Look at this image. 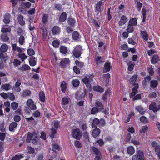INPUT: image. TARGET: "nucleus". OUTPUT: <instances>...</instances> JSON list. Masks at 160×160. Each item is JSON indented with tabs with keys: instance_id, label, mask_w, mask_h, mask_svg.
<instances>
[{
	"instance_id": "nucleus-1",
	"label": "nucleus",
	"mask_w": 160,
	"mask_h": 160,
	"mask_svg": "<svg viewBox=\"0 0 160 160\" xmlns=\"http://www.w3.org/2000/svg\"><path fill=\"white\" fill-rule=\"evenodd\" d=\"M138 88V84H134V87L132 89V92L130 93L129 96L130 98L133 97V100L140 99L141 98V94H138L136 95L137 92V89Z\"/></svg>"
},
{
	"instance_id": "nucleus-2",
	"label": "nucleus",
	"mask_w": 160,
	"mask_h": 160,
	"mask_svg": "<svg viewBox=\"0 0 160 160\" xmlns=\"http://www.w3.org/2000/svg\"><path fill=\"white\" fill-rule=\"evenodd\" d=\"M92 78V77L91 75H86L82 79V82L86 85L87 88L90 90L91 89V83Z\"/></svg>"
},
{
	"instance_id": "nucleus-3",
	"label": "nucleus",
	"mask_w": 160,
	"mask_h": 160,
	"mask_svg": "<svg viewBox=\"0 0 160 160\" xmlns=\"http://www.w3.org/2000/svg\"><path fill=\"white\" fill-rule=\"evenodd\" d=\"M21 7L19 8L21 12L23 14L26 13V9L28 8L31 6V4L29 2L26 3L23 2L21 4Z\"/></svg>"
},
{
	"instance_id": "nucleus-4",
	"label": "nucleus",
	"mask_w": 160,
	"mask_h": 160,
	"mask_svg": "<svg viewBox=\"0 0 160 160\" xmlns=\"http://www.w3.org/2000/svg\"><path fill=\"white\" fill-rule=\"evenodd\" d=\"M132 160H144V157L142 152L139 151L137 154L132 156Z\"/></svg>"
},
{
	"instance_id": "nucleus-5",
	"label": "nucleus",
	"mask_w": 160,
	"mask_h": 160,
	"mask_svg": "<svg viewBox=\"0 0 160 160\" xmlns=\"http://www.w3.org/2000/svg\"><path fill=\"white\" fill-rule=\"evenodd\" d=\"M72 134V137L77 140L80 139L82 135V133L78 129H74Z\"/></svg>"
},
{
	"instance_id": "nucleus-6",
	"label": "nucleus",
	"mask_w": 160,
	"mask_h": 160,
	"mask_svg": "<svg viewBox=\"0 0 160 160\" xmlns=\"http://www.w3.org/2000/svg\"><path fill=\"white\" fill-rule=\"evenodd\" d=\"M82 50V47L80 46H76L74 49L73 52V55L75 57L78 58L79 57L81 54V52Z\"/></svg>"
},
{
	"instance_id": "nucleus-7",
	"label": "nucleus",
	"mask_w": 160,
	"mask_h": 160,
	"mask_svg": "<svg viewBox=\"0 0 160 160\" xmlns=\"http://www.w3.org/2000/svg\"><path fill=\"white\" fill-rule=\"evenodd\" d=\"M27 105L31 110H35L36 109L35 103L31 99H28L27 102Z\"/></svg>"
},
{
	"instance_id": "nucleus-8",
	"label": "nucleus",
	"mask_w": 160,
	"mask_h": 160,
	"mask_svg": "<svg viewBox=\"0 0 160 160\" xmlns=\"http://www.w3.org/2000/svg\"><path fill=\"white\" fill-rule=\"evenodd\" d=\"M70 101V98L68 97H65L62 98V99L61 105L62 107L65 109L68 108L67 107H65V105L68 104L69 102Z\"/></svg>"
},
{
	"instance_id": "nucleus-9",
	"label": "nucleus",
	"mask_w": 160,
	"mask_h": 160,
	"mask_svg": "<svg viewBox=\"0 0 160 160\" xmlns=\"http://www.w3.org/2000/svg\"><path fill=\"white\" fill-rule=\"evenodd\" d=\"M36 137L35 133H31L30 132L28 133L27 135H25L23 137V139L25 140L27 142L29 143L30 142L31 139L33 137Z\"/></svg>"
},
{
	"instance_id": "nucleus-10",
	"label": "nucleus",
	"mask_w": 160,
	"mask_h": 160,
	"mask_svg": "<svg viewBox=\"0 0 160 160\" xmlns=\"http://www.w3.org/2000/svg\"><path fill=\"white\" fill-rule=\"evenodd\" d=\"M70 62V60L68 58H65L61 60L60 65L63 67L68 66Z\"/></svg>"
},
{
	"instance_id": "nucleus-11",
	"label": "nucleus",
	"mask_w": 160,
	"mask_h": 160,
	"mask_svg": "<svg viewBox=\"0 0 160 160\" xmlns=\"http://www.w3.org/2000/svg\"><path fill=\"white\" fill-rule=\"evenodd\" d=\"M149 109L152 110L154 112H155L160 109V106L157 107L156 106V103L154 102H152L150 104L149 107Z\"/></svg>"
},
{
	"instance_id": "nucleus-12",
	"label": "nucleus",
	"mask_w": 160,
	"mask_h": 160,
	"mask_svg": "<svg viewBox=\"0 0 160 160\" xmlns=\"http://www.w3.org/2000/svg\"><path fill=\"white\" fill-rule=\"evenodd\" d=\"M131 135L130 133L128 134L127 136L124 135L123 136L122 138V142L123 144H125L130 141Z\"/></svg>"
},
{
	"instance_id": "nucleus-13",
	"label": "nucleus",
	"mask_w": 160,
	"mask_h": 160,
	"mask_svg": "<svg viewBox=\"0 0 160 160\" xmlns=\"http://www.w3.org/2000/svg\"><path fill=\"white\" fill-rule=\"evenodd\" d=\"M52 34L54 35H58L60 34V29L58 26H55L53 27L52 30Z\"/></svg>"
},
{
	"instance_id": "nucleus-14",
	"label": "nucleus",
	"mask_w": 160,
	"mask_h": 160,
	"mask_svg": "<svg viewBox=\"0 0 160 160\" xmlns=\"http://www.w3.org/2000/svg\"><path fill=\"white\" fill-rule=\"evenodd\" d=\"M110 77V75L109 73H107L103 75L102 80L103 82L106 84H107L109 81Z\"/></svg>"
},
{
	"instance_id": "nucleus-15",
	"label": "nucleus",
	"mask_w": 160,
	"mask_h": 160,
	"mask_svg": "<svg viewBox=\"0 0 160 160\" xmlns=\"http://www.w3.org/2000/svg\"><path fill=\"white\" fill-rule=\"evenodd\" d=\"M103 5V2L102 1L98 2L96 5V12L97 14H98L101 11V7Z\"/></svg>"
},
{
	"instance_id": "nucleus-16",
	"label": "nucleus",
	"mask_w": 160,
	"mask_h": 160,
	"mask_svg": "<svg viewBox=\"0 0 160 160\" xmlns=\"http://www.w3.org/2000/svg\"><path fill=\"white\" fill-rule=\"evenodd\" d=\"M111 68V63L109 62H107L104 65L103 71L104 72H109Z\"/></svg>"
},
{
	"instance_id": "nucleus-17",
	"label": "nucleus",
	"mask_w": 160,
	"mask_h": 160,
	"mask_svg": "<svg viewBox=\"0 0 160 160\" xmlns=\"http://www.w3.org/2000/svg\"><path fill=\"white\" fill-rule=\"evenodd\" d=\"M95 106L100 111L104 109V107L102 103L97 100L96 101L95 103Z\"/></svg>"
},
{
	"instance_id": "nucleus-18",
	"label": "nucleus",
	"mask_w": 160,
	"mask_h": 160,
	"mask_svg": "<svg viewBox=\"0 0 160 160\" xmlns=\"http://www.w3.org/2000/svg\"><path fill=\"white\" fill-rule=\"evenodd\" d=\"M128 21V20L125 16H122L119 22V24L120 26H122L125 24Z\"/></svg>"
},
{
	"instance_id": "nucleus-19",
	"label": "nucleus",
	"mask_w": 160,
	"mask_h": 160,
	"mask_svg": "<svg viewBox=\"0 0 160 160\" xmlns=\"http://www.w3.org/2000/svg\"><path fill=\"white\" fill-rule=\"evenodd\" d=\"M135 151V149L133 146H130L127 148V152L129 154L133 155Z\"/></svg>"
},
{
	"instance_id": "nucleus-20",
	"label": "nucleus",
	"mask_w": 160,
	"mask_h": 160,
	"mask_svg": "<svg viewBox=\"0 0 160 160\" xmlns=\"http://www.w3.org/2000/svg\"><path fill=\"white\" fill-rule=\"evenodd\" d=\"M60 87L62 91L64 92L66 91L67 88V84L65 81H62L61 82Z\"/></svg>"
},
{
	"instance_id": "nucleus-21",
	"label": "nucleus",
	"mask_w": 160,
	"mask_h": 160,
	"mask_svg": "<svg viewBox=\"0 0 160 160\" xmlns=\"http://www.w3.org/2000/svg\"><path fill=\"white\" fill-rule=\"evenodd\" d=\"M100 130L98 128L94 129L92 131V135L94 138L98 137L100 133Z\"/></svg>"
},
{
	"instance_id": "nucleus-22",
	"label": "nucleus",
	"mask_w": 160,
	"mask_h": 160,
	"mask_svg": "<svg viewBox=\"0 0 160 160\" xmlns=\"http://www.w3.org/2000/svg\"><path fill=\"white\" fill-rule=\"evenodd\" d=\"M127 64L128 66V73H131L129 72H131L132 70L133 69V68L135 65V64L134 62H129Z\"/></svg>"
},
{
	"instance_id": "nucleus-23",
	"label": "nucleus",
	"mask_w": 160,
	"mask_h": 160,
	"mask_svg": "<svg viewBox=\"0 0 160 160\" xmlns=\"http://www.w3.org/2000/svg\"><path fill=\"white\" fill-rule=\"evenodd\" d=\"M60 149V147L57 143L55 142L52 143V150L53 151H59Z\"/></svg>"
},
{
	"instance_id": "nucleus-24",
	"label": "nucleus",
	"mask_w": 160,
	"mask_h": 160,
	"mask_svg": "<svg viewBox=\"0 0 160 160\" xmlns=\"http://www.w3.org/2000/svg\"><path fill=\"white\" fill-rule=\"evenodd\" d=\"M93 89L94 91L100 92H102L104 91V89L101 87L98 86H95L93 87Z\"/></svg>"
},
{
	"instance_id": "nucleus-25",
	"label": "nucleus",
	"mask_w": 160,
	"mask_h": 160,
	"mask_svg": "<svg viewBox=\"0 0 160 160\" xmlns=\"http://www.w3.org/2000/svg\"><path fill=\"white\" fill-rule=\"evenodd\" d=\"M148 129L147 126H144L140 127L139 128V132L141 133H145Z\"/></svg>"
},
{
	"instance_id": "nucleus-26",
	"label": "nucleus",
	"mask_w": 160,
	"mask_h": 160,
	"mask_svg": "<svg viewBox=\"0 0 160 160\" xmlns=\"http://www.w3.org/2000/svg\"><path fill=\"white\" fill-rule=\"evenodd\" d=\"M136 108L138 112L141 114H143L145 113V111L141 106H138Z\"/></svg>"
},
{
	"instance_id": "nucleus-27",
	"label": "nucleus",
	"mask_w": 160,
	"mask_h": 160,
	"mask_svg": "<svg viewBox=\"0 0 160 160\" xmlns=\"http://www.w3.org/2000/svg\"><path fill=\"white\" fill-rule=\"evenodd\" d=\"M141 36L144 40L147 41L148 40V34L145 31L141 32Z\"/></svg>"
},
{
	"instance_id": "nucleus-28",
	"label": "nucleus",
	"mask_w": 160,
	"mask_h": 160,
	"mask_svg": "<svg viewBox=\"0 0 160 160\" xmlns=\"http://www.w3.org/2000/svg\"><path fill=\"white\" fill-rule=\"evenodd\" d=\"M29 63L30 65L31 66H33L36 65V62L35 60V58L32 57L30 58Z\"/></svg>"
},
{
	"instance_id": "nucleus-29",
	"label": "nucleus",
	"mask_w": 160,
	"mask_h": 160,
	"mask_svg": "<svg viewBox=\"0 0 160 160\" xmlns=\"http://www.w3.org/2000/svg\"><path fill=\"white\" fill-rule=\"evenodd\" d=\"M91 149L94 152L96 156L101 155V153L100 151L97 148L94 147H91Z\"/></svg>"
},
{
	"instance_id": "nucleus-30",
	"label": "nucleus",
	"mask_w": 160,
	"mask_h": 160,
	"mask_svg": "<svg viewBox=\"0 0 160 160\" xmlns=\"http://www.w3.org/2000/svg\"><path fill=\"white\" fill-rule=\"evenodd\" d=\"M104 62V60L103 58L101 57H98L96 58V62L98 65L101 64L103 62Z\"/></svg>"
},
{
	"instance_id": "nucleus-31",
	"label": "nucleus",
	"mask_w": 160,
	"mask_h": 160,
	"mask_svg": "<svg viewBox=\"0 0 160 160\" xmlns=\"http://www.w3.org/2000/svg\"><path fill=\"white\" fill-rule=\"evenodd\" d=\"M23 18L22 15H20L18 16V20L20 24L23 25L25 24V22L23 20Z\"/></svg>"
},
{
	"instance_id": "nucleus-32",
	"label": "nucleus",
	"mask_w": 160,
	"mask_h": 160,
	"mask_svg": "<svg viewBox=\"0 0 160 160\" xmlns=\"http://www.w3.org/2000/svg\"><path fill=\"white\" fill-rule=\"evenodd\" d=\"M8 47L6 45L3 44L0 48V51L2 52H6L8 50Z\"/></svg>"
},
{
	"instance_id": "nucleus-33",
	"label": "nucleus",
	"mask_w": 160,
	"mask_h": 160,
	"mask_svg": "<svg viewBox=\"0 0 160 160\" xmlns=\"http://www.w3.org/2000/svg\"><path fill=\"white\" fill-rule=\"evenodd\" d=\"M30 68L29 66L27 64H24L19 68V69L21 71H25L28 70Z\"/></svg>"
},
{
	"instance_id": "nucleus-34",
	"label": "nucleus",
	"mask_w": 160,
	"mask_h": 160,
	"mask_svg": "<svg viewBox=\"0 0 160 160\" xmlns=\"http://www.w3.org/2000/svg\"><path fill=\"white\" fill-rule=\"evenodd\" d=\"M67 14L65 12L63 13L60 16L59 21L61 22H63L66 19Z\"/></svg>"
},
{
	"instance_id": "nucleus-35",
	"label": "nucleus",
	"mask_w": 160,
	"mask_h": 160,
	"mask_svg": "<svg viewBox=\"0 0 160 160\" xmlns=\"http://www.w3.org/2000/svg\"><path fill=\"white\" fill-rule=\"evenodd\" d=\"M99 122V121L98 119L97 118L94 119L93 121V123L92 125V127L94 128L97 127Z\"/></svg>"
},
{
	"instance_id": "nucleus-36",
	"label": "nucleus",
	"mask_w": 160,
	"mask_h": 160,
	"mask_svg": "<svg viewBox=\"0 0 160 160\" xmlns=\"http://www.w3.org/2000/svg\"><path fill=\"white\" fill-rule=\"evenodd\" d=\"M17 126V124L16 122H12L9 126V129L10 131H13Z\"/></svg>"
},
{
	"instance_id": "nucleus-37",
	"label": "nucleus",
	"mask_w": 160,
	"mask_h": 160,
	"mask_svg": "<svg viewBox=\"0 0 160 160\" xmlns=\"http://www.w3.org/2000/svg\"><path fill=\"white\" fill-rule=\"evenodd\" d=\"M72 37L73 39L75 40H77L79 38V34L78 32L75 31L73 32L72 35Z\"/></svg>"
},
{
	"instance_id": "nucleus-38",
	"label": "nucleus",
	"mask_w": 160,
	"mask_h": 160,
	"mask_svg": "<svg viewBox=\"0 0 160 160\" xmlns=\"http://www.w3.org/2000/svg\"><path fill=\"white\" fill-rule=\"evenodd\" d=\"M60 51L62 53L65 54L67 52L68 49L66 47L62 46L60 48Z\"/></svg>"
},
{
	"instance_id": "nucleus-39",
	"label": "nucleus",
	"mask_w": 160,
	"mask_h": 160,
	"mask_svg": "<svg viewBox=\"0 0 160 160\" xmlns=\"http://www.w3.org/2000/svg\"><path fill=\"white\" fill-rule=\"evenodd\" d=\"M137 24V19L136 18H132L129 21V24L132 26L136 25Z\"/></svg>"
},
{
	"instance_id": "nucleus-40",
	"label": "nucleus",
	"mask_w": 160,
	"mask_h": 160,
	"mask_svg": "<svg viewBox=\"0 0 160 160\" xmlns=\"http://www.w3.org/2000/svg\"><path fill=\"white\" fill-rule=\"evenodd\" d=\"M72 83L74 87L78 86L80 84V82L78 79H74L72 81Z\"/></svg>"
},
{
	"instance_id": "nucleus-41",
	"label": "nucleus",
	"mask_w": 160,
	"mask_h": 160,
	"mask_svg": "<svg viewBox=\"0 0 160 160\" xmlns=\"http://www.w3.org/2000/svg\"><path fill=\"white\" fill-rule=\"evenodd\" d=\"M39 95L40 100L42 102H44L45 100V96L44 93L42 92H40L39 93Z\"/></svg>"
},
{
	"instance_id": "nucleus-42",
	"label": "nucleus",
	"mask_w": 160,
	"mask_h": 160,
	"mask_svg": "<svg viewBox=\"0 0 160 160\" xmlns=\"http://www.w3.org/2000/svg\"><path fill=\"white\" fill-rule=\"evenodd\" d=\"M18 106V103L16 102H13L11 103V107L13 110H16Z\"/></svg>"
},
{
	"instance_id": "nucleus-43",
	"label": "nucleus",
	"mask_w": 160,
	"mask_h": 160,
	"mask_svg": "<svg viewBox=\"0 0 160 160\" xmlns=\"http://www.w3.org/2000/svg\"><path fill=\"white\" fill-rule=\"evenodd\" d=\"M138 75L135 74L131 77L130 79V83L131 84L133 83L137 78Z\"/></svg>"
},
{
	"instance_id": "nucleus-44",
	"label": "nucleus",
	"mask_w": 160,
	"mask_h": 160,
	"mask_svg": "<svg viewBox=\"0 0 160 160\" xmlns=\"http://www.w3.org/2000/svg\"><path fill=\"white\" fill-rule=\"evenodd\" d=\"M159 61V58L157 55H154L152 59V64H155Z\"/></svg>"
},
{
	"instance_id": "nucleus-45",
	"label": "nucleus",
	"mask_w": 160,
	"mask_h": 160,
	"mask_svg": "<svg viewBox=\"0 0 160 160\" xmlns=\"http://www.w3.org/2000/svg\"><path fill=\"white\" fill-rule=\"evenodd\" d=\"M31 94V92L29 90H24L22 93V95L23 97L29 96Z\"/></svg>"
},
{
	"instance_id": "nucleus-46",
	"label": "nucleus",
	"mask_w": 160,
	"mask_h": 160,
	"mask_svg": "<svg viewBox=\"0 0 160 160\" xmlns=\"http://www.w3.org/2000/svg\"><path fill=\"white\" fill-rule=\"evenodd\" d=\"M130 142L133 144L135 145L136 147L138 145H139L140 144V142L138 140H136L134 138H132Z\"/></svg>"
},
{
	"instance_id": "nucleus-47",
	"label": "nucleus",
	"mask_w": 160,
	"mask_h": 160,
	"mask_svg": "<svg viewBox=\"0 0 160 160\" xmlns=\"http://www.w3.org/2000/svg\"><path fill=\"white\" fill-rule=\"evenodd\" d=\"M98 108L96 107L93 108L91 110V114H95L97 113L98 112L100 111Z\"/></svg>"
},
{
	"instance_id": "nucleus-48",
	"label": "nucleus",
	"mask_w": 160,
	"mask_h": 160,
	"mask_svg": "<svg viewBox=\"0 0 160 160\" xmlns=\"http://www.w3.org/2000/svg\"><path fill=\"white\" fill-rule=\"evenodd\" d=\"M68 24L72 26H74L75 23V20L72 18H70L68 20Z\"/></svg>"
},
{
	"instance_id": "nucleus-49",
	"label": "nucleus",
	"mask_w": 160,
	"mask_h": 160,
	"mask_svg": "<svg viewBox=\"0 0 160 160\" xmlns=\"http://www.w3.org/2000/svg\"><path fill=\"white\" fill-rule=\"evenodd\" d=\"M140 120L142 122L144 123H147L148 122L147 118L144 116H141L140 118Z\"/></svg>"
},
{
	"instance_id": "nucleus-50",
	"label": "nucleus",
	"mask_w": 160,
	"mask_h": 160,
	"mask_svg": "<svg viewBox=\"0 0 160 160\" xmlns=\"http://www.w3.org/2000/svg\"><path fill=\"white\" fill-rule=\"evenodd\" d=\"M56 133V130L55 129L52 128L51 130V134L50 135V137L52 138H53L55 134Z\"/></svg>"
},
{
	"instance_id": "nucleus-51",
	"label": "nucleus",
	"mask_w": 160,
	"mask_h": 160,
	"mask_svg": "<svg viewBox=\"0 0 160 160\" xmlns=\"http://www.w3.org/2000/svg\"><path fill=\"white\" fill-rule=\"evenodd\" d=\"M59 44V41L58 40H55L52 42V45L55 48H58Z\"/></svg>"
},
{
	"instance_id": "nucleus-52",
	"label": "nucleus",
	"mask_w": 160,
	"mask_h": 160,
	"mask_svg": "<svg viewBox=\"0 0 160 160\" xmlns=\"http://www.w3.org/2000/svg\"><path fill=\"white\" fill-rule=\"evenodd\" d=\"M9 15H6L5 16L3 19L4 22L6 24H8L9 22Z\"/></svg>"
},
{
	"instance_id": "nucleus-53",
	"label": "nucleus",
	"mask_w": 160,
	"mask_h": 160,
	"mask_svg": "<svg viewBox=\"0 0 160 160\" xmlns=\"http://www.w3.org/2000/svg\"><path fill=\"white\" fill-rule=\"evenodd\" d=\"M158 84V82L156 80H152L151 81V87L152 88H155Z\"/></svg>"
},
{
	"instance_id": "nucleus-54",
	"label": "nucleus",
	"mask_w": 160,
	"mask_h": 160,
	"mask_svg": "<svg viewBox=\"0 0 160 160\" xmlns=\"http://www.w3.org/2000/svg\"><path fill=\"white\" fill-rule=\"evenodd\" d=\"M75 64L78 67L82 68L84 65V63L82 62H80L78 60H76L75 61Z\"/></svg>"
},
{
	"instance_id": "nucleus-55",
	"label": "nucleus",
	"mask_w": 160,
	"mask_h": 160,
	"mask_svg": "<svg viewBox=\"0 0 160 160\" xmlns=\"http://www.w3.org/2000/svg\"><path fill=\"white\" fill-rule=\"evenodd\" d=\"M23 157L21 155H16L12 158L11 160H19L22 158Z\"/></svg>"
},
{
	"instance_id": "nucleus-56",
	"label": "nucleus",
	"mask_w": 160,
	"mask_h": 160,
	"mask_svg": "<svg viewBox=\"0 0 160 160\" xmlns=\"http://www.w3.org/2000/svg\"><path fill=\"white\" fill-rule=\"evenodd\" d=\"M25 38L24 36L22 35H21L19 39V43L21 45L23 44L24 42Z\"/></svg>"
},
{
	"instance_id": "nucleus-57",
	"label": "nucleus",
	"mask_w": 160,
	"mask_h": 160,
	"mask_svg": "<svg viewBox=\"0 0 160 160\" xmlns=\"http://www.w3.org/2000/svg\"><path fill=\"white\" fill-rule=\"evenodd\" d=\"M151 80V77L149 76L145 78V80L142 82V84L144 86H146L147 84V82H149Z\"/></svg>"
},
{
	"instance_id": "nucleus-58",
	"label": "nucleus",
	"mask_w": 160,
	"mask_h": 160,
	"mask_svg": "<svg viewBox=\"0 0 160 160\" xmlns=\"http://www.w3.org/2000/svg\"><path fill=\"white\" fill-rule=\"evenodd\" d=\"M10 86L8 84H6L2 86V88L6 91H8L10 89Z\"/></svg>"
},
{
	"instance_id": "nucleus-59",
	"label": "nucleus",
	"mask_w": 160,
	"mask_h": 160,
	"mask_svg": "<svg viewBox=\"0 0 160 160\" xmlns=\"http://www.w3.org/2000/svg\"><path fill=\"white\" fill-rule=\"evenodd\" d=\"M1 32H3V34H5L7 32H8L10 33V28H3L1 29Z\"/></svg>"
},
{
	"instance_id": "nucleus-60",
	"label": "nucleus",
	"mask_w": 160,
	"mask_h": 160,
	"mask_svg": "<svg viewBox=\"0 0 160 160\" xmlns=\"http://www.w3.org/2000/svg\"><path fill=\"white\" fill-rule=\"evenodd\" d=\"M18 56L21 59L22 61H24L27 58V57L23 53L18 54Z\"/></svg>"
},
{
	"instance_id": "nucleus-61",
	"label": "nucleus",
	"mask_w": 160,
	"mask_h": 160,
	"mask_svg": "<svg viewBox=\"0 0 160 160\" xmlns=\"http://www.w3.org/2000/svg\"><path fill=\"white\" fill-rule=\"evenodd\" d=\"M155 152L160 159V146H158L155 148Z\"/></svg>"
},
{
	"instance_id": "nucleus-62",
	"label": "nucleus",
	"mask_w": 160,
	"mask_h": 160,
	"mask_svg": "<svg viewBox=\"0 0 160 160\" xmlns=\"http://www.w3.org/2000/svg\"><path fill=\"white\" fill-rule=\"evenodd\" d=\"M133 31V27L132 26L129 24L128 26V28L127 29V31L129 33L132 32Z\"/></svg>"
},
{
	"instance_id": "nucleus-63",
	"label": "nucleus",
	"mask_w": 160,
	"mask_h": 160,
	"mask_svg": "<svg viewBox=\"0 0 160 160\" xmlns=\"http://www.w3.org/2000/svg\"><path fill=\"white\" fill-rule=\"evenodd\" d=\"M80 125L81 128L83 130H85L87 128L86 124L85 122H81L80 123Z\"/></svg>"
},
{
	"instance_id": "nucleus-64",
	"label": "nucleus",
	"mask_w": 160,
	"mask_h": 160,
	"mask_svg": "<svg viewBox=\"0 0 160 160\" xmlns=\"http://www.w3.org/2000/svg\"><path fill=\"white\" fill-rule=\"evenodd\" d=\"M8 98L12 101H14L15 99L14 95L12 93H9L8 94Z\"/></svg>"
}]
</instances>
